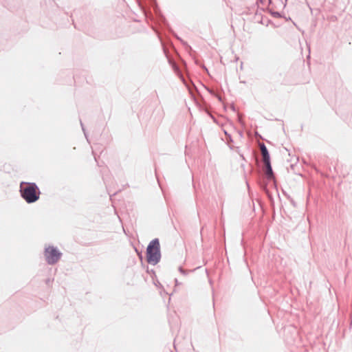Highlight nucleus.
Returning <instances> with one entry per match:
<instances>
[{
    "instance_id": "7",
    "label": "nucleus",
    "mask_w": 352,
    "mask_h": 352,
    "mask_svg": "<svg viewBox=\"0 0 352 352\" xmlns=\"http://www.w3.org/2000/svg\"><path fill=\"white\" fill-rule=\"evenodd\" d=\"M81 125H82V127H83V126H82V123H81ZM82 131H85V129H84V128H82Z\"/></svg>"
},
{
    "instance_id": "6",
    "label": "nucleus",
    "mask_w": 352,
    "mask_h": 352,
    "mask_svg": "<svg viewBox=\"0 0 352 352\" xmlns=\"http://www.w3.org/2000/svg\"><path fill=\"white\" fill-rule=\"evenodd\" d=\"M225 134L228 136V140H229V141H232L230 135H228L226 131H225Z\"/></svg>"
},
{
    "instance_id": "3",
    "label": "nucleus",
    "mask_w": 352,
    "mask_h": 352,
    "mask_svg": "<svg viewBox=\"0 0 352 352\" xmlns=\"http://www.w3.org/2000/svg\"><path fill=\"white\" fill-rule=\"evenodd\" d=\"M45 256L47 263L50 265H53L60 258L61 253L56 248L48 247L45 248Z\"/></svg>"
},
{
    "instance_id": "2",
    "label": "nucleus",
    "mask_w": 352,
    "mask_h": 352,
    "mask_svg": "<svg viewBox=\"0 0 352 352\" xmlns=\"http://www.w3.org/2000/svg\"><path fill=\"white\" fill-rule=\"evenodd\" d=\"M146 258L148 263L156 265L160 260V246L157 239L152 240L146 249Z\"/></svg>"
},
{
    "instance_id": "8",
    "label": "nucleus",
    "mask_w": 352,
    "mask_h": 352,
    "mask_svg": "<svg viewBox=\"0 0 352 352\" xmlns=\"http://www.w3.org/2000/svg\"><path fill=\"white\" fill-rule=\"evenodd\" d=\"M287 0H285V2H287Z\"/></svg>"
},
{
    "instance_id": "1",
    "label": "nucleus",
    "mask_w": 352,
    "mask_h": 352,
    "mask_svg": "<svg viewBox=\"0 0 352 352\" xmlns=\"http://www.w3.org/2000/svg\"><path fill=\"white\" fill-rule=\"evenodd\" d=\"M20 192L22 197L29 204L34 203L39 199L38 186L34 183L21 182Z\"/></svg>"
},
{
    "instance_id": "4",
    "label": "nucleus",
    "mask_w": 352,
    "mask_h": 352,
    "mask_svg": "<svg viewBox=\"0 0 352 352\" xmlns=\"http://www.w3.org/2000/svg\"><path fill=\"white\" fill-rule=\"evenodd\" d=\"M260 148H261V154L263 156V162L265 163V162H270V154H269L267 147L265 146V144H261Z\"/></svg>"
},
{
    "instance_id": "5",
    "label": "nucleus",
    "mask_w": 352,
    "mask_h": 352,
    "mask_svg": "<svg viewBox=\"0 0 352 352\" xmlns=\"http://www.w3.org/2000/svg\"><path fill=\"white\" fill-rule=\"evenodd\" d=\"M266 167V175L267 177H271L273 175L272 168L271 166L270 162H265L264 163Z\"/></svg>"
}]
</instances>
